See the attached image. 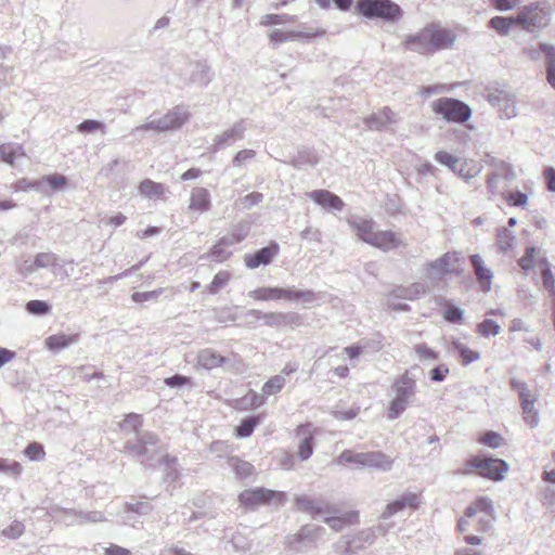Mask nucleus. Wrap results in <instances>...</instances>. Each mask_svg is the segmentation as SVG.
<instances>
[{"label":"nucleus","mask_w":555,"mask_h":555,"mask_svg":"<svg viewBox=\"0 0 555 555\" xmlns=\"http://www.w3.org/2000/svg\"><path fill=\"white\" fill-rule=\"evenodd\" d=\"M143 420L140 414L129 413L120 422L119 427L126 434H134V440H127L124 452L138 459L141 464L153 462L162 451V443L157 435L152 431H141Z\"/></svg>","instance_id":"obj_1"},{"label":"nucleus","mask_w":555,"mask_h":555,"mask_svg":"<svg viewBox=\"0 0 555 555\" xmlns=\"http://www.w3.org/2000/svg\"><path fill=\"white\" fill-rule=\"evenodd\" d=\"M391 388L395 392V397L389 402L387 418L393 421L405 411L410 401L414 398L416 382L406 372L393 382Z\"/></svg>","instance_id":"obj_2"},{"label":"nucleus","mask_w":555,"mask_h":555,"mask_svg":"<svg viewBox=\"0 0 555 555\" xmlns=\"http://www.w3.org/2000/svg\"><path fill=\"white\" fill-rule=\"evenodd\" d=\"M434 158L466 182L477 177L482 170V166L476 160L460 158L446 151H438Z\"/></svg>","instance_id":"obj_3"},{"label":"nucleus","mask_w":555,"mask_h":555,"mask_svg":"<svg viewBox=\"0 0 555 555\" xmlns=\"http://www.w3.org/2000/svg\"><path fill=\"white\" fill-rule=\"evenodd\" d=\"M357 8L366 18H383L398 22L402 17L401 8L391 0H359Z\"/></svg>","instance_id":"obj_4"},{"label":"nucleus","mask_w":555,"mask_h":555,"mask_svg":"<svg viewBox=\"0 0 555 555\" xmlns=\"http://www.w3.org/2000/svg\"><path fill=\"white\" fill-rule=\"evenodd\" d=\"M339 463L354 464L358 468H377L388 472L392 467V460L380 451L360 452L344 451L338 459Z\"/></svg>","instance_id":"obj_5"},{"label":"nucleus","mask_w":555,"mask_h":555,"mask_svg":"<svg viewBox=\"0 0 555 555\" xmlns=\"http://www.w3.org/2000/svg\"><path fill=\"white\" fill-rule=\"evenodd\" d=\"M434 113L441 115L443 119L450 122H465L472 116L470 107L456 99L440 98L431 103Z\"/></svg>","instance_id":"obj_6"},{"label":"nucleus","mask_w":555,"mask_h":555,"mask_svg":"<svg viewBox=\"0 0 555 555\" xmlns=\"http://www.w3.org/2000/svg\"><path fill=\"white\" fill-rule=\"evenodd\" d=\"M460 258L456 253H446L424 267L425 278L434 285L446 275L460 272Z\"/></svg>","instance_id":"obj_7"},{"label":"nucleus","mask_w":555,"mask_h":555,"mask_svg":"<svg viewBox=\"0 0 555 555\" xmlns=\"http://www.w3.org/2000/svg\"><path fill=\"white\" fill-rule=\"evenodd\" d=\"M486 96L488 102L505 118L512 119L517 116V101L513 92L504 88H488Z\"/></svg>","instance_id":"obj_8"},{"label":"nucleus","mask_w":555,"mask_h":555,"mask_svg":"<svg viewBox=\"0 0 555 555\" xmlns=\"http://www.w3.org/2000/svg\"><path fill=\"white\" fill-rule=\"evenodd\" d=\"M470 467L479 470V475L492 480H502L508 470V464L501 459L473 456L468 460Z\"/></svg>","instance_id":"obj_9"},{"label":"nucleus","mask_w":555,"mask_h":555,"mask_svg":"<svg viewBox=\"0 0 555 555\" xmlns=\"http://www.w3.org/2000/svg\"><path fill=\"white\" fill-rule=\"evenodd\" d=\"M214 73L207 61L190 62L181 73V79L186 85L206 87L212 79Z\"/></svg>","instance_id":"obj_10"},{"label":"nucleus","mask_w":555,"mask_h":555,"mask_svg":"<svg viewBox=\"0 0 555 555\" xmlns=\"http://www.w3.org/2000/svg\"><path fill=\"white\" fill-rule=\"evenodd\" d=\"M325 528L315 525H305L295 534H289L285 539V544L289 550L302 552L305 543H314L325 534Z\"/></svg>","instance_id":"obj_11"},{"label":"nucleus","mask_w":555,"mask_h":555,"mask_svg":"<svg viewBox=\"0 0 555 555\" xmlns=\"http://www.w3.org/2000/svg\"><path fill=\"white\" fill-rule=\"evenodd\" d=\"M284 496L285 494L283 492L273 491L266 488H253L243 491L238 495V500L242 505L254 508L261 504L269 503L272 500H276V502H282L284 500Z\"/></svg>","instance_id":"obj_12"},{"label":"nucleus","mask_w":555,"mask_h":555,"mask_svg":"<svg viewBox=\"0 0 555 555\" xmlns=\"http://www.w3.org/2000/svg\"><path fill=\"white\" fill-rule=\"evenodd\" d=\"M247 130L246 119H240L234 122L230 128L214 138L210 150L215 153L231 146L236 141L243 140L245 131Z\"/></svg>","instance_id":"obj_13"},{"label":"nucleus","mask_w":555,"mask_h":555,"mask_svg":"<svg viewBox=\"0 0 555 555\" xmlns=\"http://www.w3.org/2000/svg\"><path fill=\"white\" fill-rule=\"evenodd\" d=\"M528 56L538 61L545 59L547 82L555 89V46L540 42L537 47H531L527 50Z\"/></svg>","instance_id":"obj_14"},{"label":"nucleus","mask_w":555,"mask_h":555,"mask_svg":"<svg viewBox=\"0 0 555 555\" xmlns=\"http://www.w3.org/2000/svg\"><path fill=\"white\" fill-rule=\"evenodd\" d=\"M516 24L521 25L526 30L533 31L544 27L547 22V12L538 5L531 4L515 17Z\"/></svg>","instance_id":"obj_15"},{"label":"nucleus","mask_w":555,"mask_h":555,"mask_svg":"<svg viewBox=\"0 0 555 555\" xmlns=\"http://www.w3.org/2000/svg\"><path fill=\"white\" fill-rule=\"evenodd\" d=\"M295 502L299 511L308 513L313 517H321L325 514H336L338 512L336 505L330 504L324 500H314L307 495H297Z\"/></svg>","instance_id":"obj_16"},{"label":"nucleus","mask_w":555,"mask_h":555,"mask_svg":"<svg viewBox=\"0 0 555 555\" xmlns=\"http://www.w3.org/2000/svg\"><path fill=\"white\" fill-rule=\"evenodd\" d=\"M427 27L434 53L439 50L449 49L455 42L456 35L452 30L436 23H431Z\"/></svg>","instance_id":"obj_17"},{"label":"nucleus","mask_w":555,"mask_h":555,"mask_svg":"<svg viewBox=\"0 0 555 555\" xmlns=\"http://www.w3.org/2000/svg\"><path fill=\"white\" fill-rule=\"evenodd\" d=\"M420 505V498L414 492H404L395 501L388 503L385 509L382 513L383 519H388L396 515L397 513L403 511L405 507H411L413 509L417 508Z\"/></svg>","instance_id":"obj_18"},{"label":"nucleus","mask_w":555,"mask_h":555,"mask_svg":"<svg viewBox=\"0 0 555 555\" xmlns=\"http://www.w3.org/2000/svg\"><path fill=\"white\" fill-rule=\"evenodd\" d=\"M430 41L428 27L426 26L416 34L406 36L403 44L410 51L420 54H433L434 50Z\"/></svg>","instance_id":"obj_19"},{"label":"nucleus","mask_w":555,"mask_h":555,"mask_svg":"<svg viewBox=\"0 0 555 555\" xmlns=\"http://www.w3.org/2000/svg\"><path fill=\"white\" fill-rule=\"evenodd\" d=\"M279 253V245L271 243L270 245L262 247L254 254H246L244 257L245 266L248 269H256L259 266L269 264Z\"/></svg>","instance_id":"obj_20"},{"label":"nucleus","mask_w":555,"mask_h":555,"mask_svg":"<svg viewBox=\"0 0 555 555\" xmlns=\"http://www.w3.org/2000/svg\"><path fill=\"white\" fill-rule=\"evenodd\" d=\"M263 324L270 327L299 326L301 317L296 312H263Z\"/></svg>","instance_id":"obj_21"},{"label":"nucleus","mask_w":555,"mask_h":555,"mask_svg":"<svg viewBox=\"0 0 555 555\" xmlns=\"http://www.w3.org/2000/svg\"><path fill=\"white\" fill-rule=\"evenodd\" d=\"M371 245L383 251L406 246L402 235L392 231H377Z\"/></svg>","instance_id":"obj_22"},{"label":"nucleus","mask_w":555,"mask_h":555,"mask_svg":"<svg viewBox=\"0 0 555 555\" xmlns=\"http://www.w3.org/2000/svg\"><path fill=\"white\" fill-rule=\"evenodd\" d=\"M311 424H301L296 428V436L301 437L298 444L297 457L305 462L313 454V433Z\"/></svg>","instance_id":"obj_23"},{"label":"nucleus","mask_w":555,"mask_h":555,"mask_svg":"<svg viewBox=\"0 0 555 555\" xmlns=\"http://www.w3.org/2000/svg\"><path fill=\"white\" fill-rule=\"evenodd\" d=\"M308 197L317 205L328 210H343L345 203L343 199L327 190H314L308 194Z\"/></svg>","instance_id":"obj_24"},{"label":"nucleus","mask_w":555,"mask_h":555,"mask_svg":"<svg viewBox=\"0 0 555 555\" xmlns=\"http://www.w3.org/2000/svg\"><path fill=\"white\" fill-rule=\"evenodd\" d=\"M190 117V113L186 107L178 105L171 111L159 117L164 127L165 132L179 129L182 127Z\"/></svg>","instance_id":"obj_25"},{"label":"nucleus","mask_w":555,"mask_h":555,"mask_svg":"<svg viewBox=\"0 0 555 555\" xmlns=\"http://www.w3.org/2000/svg\"><path fill=\"white\" fill-rule=\"evenodd\" d=\"M470 263L481 291L485 293L489 292L493 278L492 271L486 267L483 259L477 254L470 256Z\"/></svg>","instance_id":"obj_26"},{"label":"nucleus","mask_w":555,"mask_h":555,"mask_svg":"<svg viewBox=\"0 0 555 555\" xmlns=\"http://www.w3.org/2000/svg\"><path fill=\"white\" fill-rule=\"evenodd\" d=\"M348 223L361 241L370 245L372 244L377 232L375 230V223L373 220L365 218H353L350 219Z\"/></svg>","instance_id":"obj_27"},{"label":"nucleus","mask_w":555,"mask_h":555,"mask_svg":"<svg viewBox=\"0 0 555 555\" xmlns=\"http://www.w3.org/2000/svg\"><path fill=\"white\" fill-rule=\"evenodd\" d=\"M364 121L370 130H382L387 125L397 124L398 117L389 107H384L382 111L365 118Z\"/></svg>","instance_id":"obj_28"},{"label":"nucleus","mask_w":555,"mask_h":555,"mask_svg":"<svg viewBox=\"0 0 555 555\" xmlns=\"http://www.w3.org/2000/svg\"><path fill=\"white\" fill-rule=\"evenodd\" d=\"M288 288H282L278 286H263L253 289L248 293V297L258 301H270V300H287Z\"/></svg>","instance_id":"obj_29"},{"label":"nucleus","mask_w":555,"mask_h":555,"mask_svg":"<svg viewBox=\"0 0 555 555\" xmlns=\"http://www.w3.org/2000/svg\"><path fill=\"white\" fill-rule=\"evenodd\" d=\"M229 362V359L222 357L211 348L202 349L197 354V365L206 371L220 367Z\"/></svg>","instance_id":"obj_30"},{"label":"nucleus","mask_w":555,"mask_h":555,"mask_svg":"<svg viewBox=\"0 0 555 555\" xmlns=\"http://www.w3.org/2000/svg\"><path fill=\"white\" fill-rule=\"evenodd\" d=\"M210 206L211 201L209 191L202 186L193 188L188 209L203 214L207 211Z\"/></svg>","instance_id":"obj_31"},{"label":"nucleus","mask_w":555,"mask_h":555,"mask_svg":"<svg viewBox=\"0 0 555 555\" xmlns=\"http://www.w3.org/2000/svg\"><path fill=\"white\" fill-rule=\"evenodd\" d=\"M317 34L314 33H305V31H296L289 30L284 31L281 29H273L270 31L268 38L269 42L273 48H278L280 44L288 41L299 40V39H309Z\"/></svg>","instance_id":"obj_32"},{"label":"nucleus","mask_w":555,"mask_h":555,"mask_svg":"<svg viewBox=\"0 0 555 555\" xmlns=\"http://www.w3.org/2000/svg\"><path fill=\"white\" fill-rule=\"evenodd\" d=\"M339 514V511L336 514H325L321 516L323 521L327 524L333 530L341 531L346 526L354 524L358 520V512H347L344 514Z\"/></svg>","instance_id":"obj_33"},{"label":"nucleus","mask_w":555,"mask_h":555,"mask_svg":"<svg viewBox=\"0 0 555 555\" xmlns=\"http://www.w3.org/2000/svg\"><path fill=\"white\" fill-rule=\"evenodd\" d=\"M427 286L423 283L416 282L409 286H398L388 296L395 299L415 300L422 295L426 294Z\"/></svg>","instance_id":"obj_34"},{"label":"nucleus","mask_w":555,"mask_h":555,"mask_svg":"<svg viewBox=\"0 0 555 555\" xmlns=\"http://www.w3.org/2000/svg\"><path fill=\"white\" fill-rule=\"evenodd\" d=\"M25 156L26 153L21 144L10 142L0 145V158L10 166H15V162Z\"/></svg>","instance_id":"obj_35"},{"label":"nucleus","mask_w":555,"mask_h":555,"mask_svg":"<svg viewBox=\"0 0 555 555\" xmlns=\"http://www.w3.org/2000/svg\"><path fill=\"white\" fill-rule=\"evenodd\" d=\"M78 334H55L46 338L44 345L50 350H61L78 341Z\"/></svg>","instance_id":"obj_36"},{"label":"nucleus","mask_w":555,"mask_h":555,"mask_svg":"<svg viewBox=\"0 0 555 555\" xmlns=\"http://www.w3.org/2000/svg\"><path fill=\"white\" fill-rule=\"evenodd\" d=\"M165 192L166 186L164 184L150 179H145L139 184V193L149 199L159 198Z\"/></svg>","instance_id":"obj_37"},{"label":"nucleus","mask_w":555,"mask_h":555,"mask_svg":"<svg viewBox=\"0 0 555 555\" xmlns=\"http://www.w3.org/2000/svg\"><path fill=\"white\" fill-rule=\"evenodd\" d=\"M511 388L518 392L520 405L527 403H535L538 396L531 391L528 384L517 378H511Z\"/></svg>","instance_id":"obj_38"},{"label":"nucleus","mask_w":555,"mask_h":555,"mask_svg":"<svg viewBox=\"0 0 555 555\" xmlns=\"http://www.w3.org/2000/svg\"><path fill=\"white\" fill-rule=\"evenodd\" d=\"M229 467L235 473L237 478L245 479L254 474V466L246 461H243L236 456L228 459Z\"/></svg>","instance_id":"obj_39"},{"label":"nucleus","mask_w":555,"mask_h":555,"mask_svg":"<svg viewBox=\"0 0 555 555\" xmlns=\"http://www.w3.org/2000/svg\"><path fill=\"white\" fill-rule=\"evenodd\" d=\"M386 532V529L382 526H378L376 529L374 528H366L358 533H356L353 537H351L352 540H356V545H361V548L364 546V544H372L376 540V538L379 534H384Z\"/></svg>","instance_id":"obj_40"},{"label":"nucleus","mask_w":555,"mask_h":555,"mask_svg":"<svg viewBox=\"0 0 555 555\" xmlns=\"http://www.w3.org/2000/svg\"><path fill=\"white\" fill-rule=\"evenodd\" d=\"M516 244V236L513 231L503 228L496 234V245L501 253L507 254Z\"/></svg>","instance_id":"obj_41"},{"label":"nucleus","mask_w":555,"mask_h":555,"mask_svg":"<svg viewBox=\"0 0 555 555\" xmlns=\"http://www.w3.org/2000/svg\"><path fill=\"white\" fill-rule=\"evenodd\" d=\"M261 423L259 415H253L244 418L240 425L235 428V435L238 438L249 437L254 429Z\"/></svg>","instance_id":"obj_42"},{"label":"nucleus","mask_w":555,"mask_h":555,"mask_svg":"<svg viewBox=\"0 0 555 555\" xmlns=\"http://www.w3.org/2000/svg\"><path fill=\"white\" fill-rule=\"evenodd\" d=\"M162 460L163 463L166 465V477L170 480H176L178 478V472L176 469L177 464V457H172L168 454H163V450L160 453L156 456V459L153 462L143 464L144 466H153L154 462H157Z\"/></svg>","instance_id":"obj_43"},{"label":"nucleus","mask_w":555,"mask_h":555,"mask_svg":"<svg viewBox=\"0 0 555 555\" xmlns=\"http://www.w3.org/2000/svg\"><path fill=\"white\" fill-rule=\"evenodd\" d=\"M452 347L453 350L461 356L464 365H467L480 359L479 352L469 349L467 346H465L459 340H454L452 343Z\"/></svg>","instance_id":"obj_44"},{"label":"nucleus","mask_w":555,"mask_h":555,"mask_svg":"<svg viewBox=\"0 0 555 555\" xmlns=\"http://www.w3.org/2000/svg\"><path fill=\"white\" fill-rule=\"evenodd\" d=\"M249 232V225L246 222L238 223L233 232L229 235H225L222 237V242L227 243L228 245H235L240 242H242Z\"/></svg>","instance_id":"obj_45"},{"label":"nucleus","mask_w":555,"mask_h":555,"mask_svg":"<svg viewBox=\"0 0 555 555\" xmlns=\"http://www.w3.org/2000/svg\"><path fill=\"white\" fill-rule=\"evenodd\" d=\"M333 547L341 555H354L361 550V545H356V540H352L350 537H341Z\"/></svg>","instance_id":"obj_46"},{"label":"nucleus","mask_w":555,"mask_h":555,"mask_svg":"<svg viewBox=\"0 0 555 555\" xmlns=\"http://www.w3.org/2000/svg\"><path fill=\"white\" fill-rule=\"evenodd\" d=\"M72 516H78L79 521L78 525L89 524V522H101L105 520V516L102 512L92 511V512H82L70 509L68 512Z\"/></svg>","instance_id":"obj_47"},{"label":"nucleus","mask_w":555,"mask_h":555,"mask_svg":"<svg viewBox=\"0 0 555 555\" xmlns=\"http://www.w3.org/2000/svg\"><path fill=\"white\" fill-rule=\"evenodd\" d=\"M318 299L317 294L311 289H293L288 288L287 300L288 301H301L305 304H312Z\"/></svg>","instance_id":"obj_48"},{"label":"nucleus","mask_w":555,"mask_h":555,"mask_svg":"<svg viewBox=\"0 0 555 555\" xmlns=\"http://www.w3.org/2000/svg\"><path fill=\"white\" fill-rule=\"evenodd\" d=\"M476 332L483 337L496 336L501 332V326L494 320L486 319L477 324Z\"/></svg>","instance_id":"obj_49"},{"label":"nucleus","mask_w":555,"mask_h":555,"mask_svg":"<svg viewBox=\"0 0 555 555\" xmlns=\"http://www.w3.org/2000/svg\"><path fill=\"white\" fill-rule=\"evenodd\" d=\"M59 257L53 253H39L35 256V264L38 269L53 267L56 274Z\"/></svg>","instance_id":"obj_50"},{"label":"nucleus","mask_w":555,"mask_h":555,"mask_svg":"<svg viewBox=\"0 0 555 555\" xmlns=\"http://www.w3.org/2000/svg\"><path fill=\"white\" fill-rule=\"evenodd\" d=\"M231 279V274L228 271H219L210 282L206 286V289L209 294H217L222 287H224Z\"/></svg>","instance_id":"obj_51"},{"label":"nucleus","mask_w":555,"mask_h":555,"mask_svg":"<svg viewBox=\"0 0 555 555\" xmlns=\"http://www.w3.org/2000/svg\"><path fill=\"white\" fill-rule=\"evenodd\" d=\"M295 21H296L295 15L266 14L261 17L260 25H262V26L283 25V24H287V23H294Z\"/></svg>","instance_id":"obj_52"},{"label":"nucleus","mask_w":555,"mask_h":555,"mask_svg":"<svg viewBox=\"0 0 555 555\" xmlns=\"http://www.w3.org/2000/svg\"><path fill=\"white\" fill-rule=\"evenodd\" d=\"M490 27L495 29L500 35H507L509 27L516 24L515 17L494 16L489 22Z\"/></svg>","instance_id":"obj_53"},{"label":"nucleus","mask_w":555,"mask_h":555,"mask_svg":"<svg viewBox=\"0 0 555 555\" xmlns=\"http://www.w3.org/2000/svg\"><path fill=\"white\" fill-rule=\"evenodd\" d=\"M520 406L522 410L525 423L531 428L537 427L539 425L540 418L539 412L535 409V403L521 404Z\"/></svg>","instance_id":"obj_54"},{"label":"nucleus","mask_w":555,"mask_h":555,"mask_svg":"<svg viewBox=\"0 0 555 555\" xmlns=\"http://www.w3.org/2000/svg\"><path fill=\"white\" fill-rule=\"evenodd\" d=\"M16 190L23 192L37 191L40 193H46L44 181H42V178L38 180H28L24 178L17 181Z\"/></svg>","instance_id":"obj_55"},{"label":"nucleus","mask_w":555,"mask_h":555,"mask_svg":"<svg viewBox=\"0 0 555 555\" xmlns=\"http://www.w3.org/2000/svg\"><path fill=\"white\" fill-rule=\"evenodd\" d=\"M224 246L229 245L227 243H223L222 238H220L219 242L212 246L210 253L202 256L201 258L211 256L215 261L222 262L231 256V251L227 250Z\"/></svg>","instance_id":"obj_56"},{"label":"nucleus","mask_w":555,"mask_h":555,"mask_svg":"<svg viewBox=\"0 0 555 555\" xmlns=\"http://www.w3.org/2000/svg\"><path fill=\"white\" fill-rule=\"evenodd\" d=\"M285 385V377L283 375H275L267 380L262 387L264 396H271L280 391Z\"/></svg>","instance_id":"obj_57"},{"label":"nucleus","mask_w":555,"mask_h":555,"mask_svg":"<svg viewBox=\"0 0 555 555\" xmlns=\"http://www.w3.org/2000/svg\"><path fill=\"white\" fill-rule=\"evenodd\" d=\"M42 181H44V190L47 191V185H49L52 190L59 191L67 185L68 180L65 176L54 173L42 177Z\"/></svg>","instance_id":"obj_58"},{"label":"nucleus","mask_w":555,"mask_h":555,"mask_svg":"<svg viewBox=\"0 0 555 555\" xmlns=\"http://www.w3.org/2000/svg\"><path fill=\"white\" fill-rule=\"evenodd\" d=\"M133 131L134 132L154 131L156 133L165 132L160 118L156 117L154 115H151L147 118L146 122H144L143 125L137 127Z\"/></svg>","instance_id":"obj_59"},{"label":"nucleus","mask_w":555,"mask_h":555,"mask_svg":"<svg viewBox=\"0 0 555 555\" xmlns=\"http://www.w3.org/2000/svg\"><path fill=\"white\" fill-rule=\"evenodd\" d=\"M0 473L16 478L22 473V465L16 461L0 459Z\"/></svg>","instance_id":"obj_60"},{"label":"nucleus","mask_w":555,"mask_h":555,"mask_svg":"<svg viewBox=\"0 0 555 555\" xmlns=\"http://www.w3.org/2000/svg\"><path fill=\"white\" fill-rule=\"evenodd\" d=\"M256 156V151L254 150H250V149H244V150H241L238 151L233 159H232V164L234 167H238V168H242V167H245L247 162L254 159Z\"/></svg>","instance_id":"obj_61"},{"label":"nucleus","mask_w":555,"mask_h":555,"mask_svg":"<svg viewBox=\"0 0 555 555\" xmlns=\"http://www.w3.org/2000/svg\"><path fill=\"white\" fill-rule=\"evenodd\" d=\"M51 307L43 300H30L26 304V310L30 314L44 315L50 312Z\"/></svg>","instance_id":"obj_62"},{"label":"nucleus","mask_w":555,"mask_h":555,"mask_svg":"<svg viewBox=\"0 0 555 555\" xmlns=\"http://www.w3.org/2000/svg\"><path fill=\"white\" fill-rule=\"evenodd\" d=\"M535 254L537 249L534 247L526 248L524 256L518 260V264L524 271H529L534 267Z\"/></svg>","instance_id":"obj_63"},{"label":"nucleus","mask_w":555,"mask_h":555,"mask_svg":"<svg viewBox=\"0 0 555 555\" xmlns=\"http://www.w3.org/2000/svg\"><path fill=\"white\" fill-rule=\"evenodd\" d=\"M77 130L81 133H89L95 130H101L102 133H105V126L102 121L86 119L77 126Z\"/></svg>","instance_id":"obj_64"}]
</instances>
